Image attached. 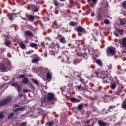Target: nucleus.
I'll list each match as a JSON object with an SVG mask.
<instances>
[{
  "instance_id": "f257e3e1",
  "label": "nucleus",
  "mask_w": 126,
  "mask_h": 126,
  "mask_svg": "<svg viewBox=\"0 0 126 126\" xmlns=\"http://www.w3.org/2000/svg\"><path fill=\"white\" fill-rule=\"evenodd\" d=\"M6 64L5 65H2L0 67V69L2 72H5V71H8L9 69L11 67V63L7 59L6 60Z\"/></svg>"
},
{
  "instance_id": "f03ea898",
  "label": "nucleus",
  "mask_w": 126,
  "mask_h": 126,
  "mask_svg": "<svg viewBox=\"0 0 126 126\" xmlns=\"http://www.w3.org/2000/svg\"><path fill=\"white\" fill-rule=\"evenodd\" d=\"M12 98H13V96L12 95H9L7 96L6 99H2L0 101V106H3V105H5V104H7V103H9L10 101L12 99Z\"/></svg>"
},
{
  "instance_id": "7ed1b4c3",
  "label": "nucleus",
  "mask_w": 126,
  "mask_h": 126,
  "mask_svg": "<svg viewBox=\"0 0 126 126\" xmlns=\"http://www.w3.org/2000/svg\"><path fill=\"white\" fill-rule=\"evenodd\" d=\"M116 50L115 47H108V50L106 52L107 54V56H109V57L111 56H114L115 54H116Z\"/></svg>"
},
{
  "instance_id": "20e7f679",
  "label": "nucleus",
  "mask_w": 126,
  "mask_h": 126,
  "mask_svg": "<svg viewBox=\"0 0 126 126\" xmlns=\"http://www.w3.org/2000/svg\"><path fill=\"white\" fill-rule=\"evenodd\" d=\"M113 34L115 35V36H116V37H119V34H120V35H123V32H122V31L120 30V29L117 28L114 32Z\"/></svg>"
},
{
  "instance_id": "39448f33",
  "label": "nucleus",
  "mask_w": 126,
  "mask_h": 126,
  "mask_svg": "<svg viewBox=\"0 0 126 126\" xmlns=\"http://www.w3.org/2000/svg\"><path fill=\"white\" fill-rule=\"evenodd\" d=\"M55 97V95L54 94L49 93H48L47 94V99L48 101H51V100H53Z\"/></svg>"
},
{
  "instance_id": "423d86ee",
  "label": "nucleus",
  "mask_w": 126,
  "mask_h": 126,
  "mask_svg": "<svg viewBox=\"0 0 126 126\" xmlns=\"http://www.w3.org/2000/svg\"><path fill=\"white\" fill-rule=\"evenodd\" d=\"M46 77L47 80L49 82L51 81L52 78V73L50 72H47L46 75Z\"/></svg>"
},
{
  "instance_id": "0eeeda50",
  "label": "nucleus",
  "mask_w": 126,
  "mask_h": 126,
  "mask_svg": "<svg viewBox=\"0 0 126 126\" xmlns=\"http://www.w3.org/2000/svg\"><path fill=\"white\" fill-rule=\"evenodd\" d=\"M77 32H83V33H85V30L81 27H78L77 28Z\"/></svg>"
},
{
  "instance_id": "6e6552de",
  "label": "nucleus",
  "mask_w": 126,
  "mask_h": 126,
  "mask_svg": "<svg viewBox=\"0 0 126 126\" xmlns=\"http://www.w3.org/2000/svg\"><path fill=\"white\" fill-rule=\"evenodd\" d=\"M25 35L26 36H33V33H32V32H31V31H26L25 32Z\"/></svg>"
},
{
  "instance_id": "1a4fd4ad",
  "label": "nucleus",
  "mask_w": 126,
  "mask_h": 126,
  "mask_svg": "<svg viewBox=\"0 0 126 126\" xmlns=\"http://www.w3.org/2000/svg\"><path fill=\"white\" fill-rule=\"evenodd\" d=\"M25 109V107H21L18 108H16L15 110H13V112H18L19 111H24Z\"/></svg>"
},
{
  "instance_id": "9d476101",
  "label": "nucleus",
  "mask_w": 126,
  "mask_h": 126,
  "mask_svg": "<svg viewBox=\"0 0 126 126\" xmlns=\"http://www.w3.org/2000/svg\"><path fill=\"white\" fill-rule=\"evenodd\" d=\"M98 124L99 126H107V123L103 122V121L99 120L98 121Z\"/></svg>"
},
{
  "instance_id": "9b49d317",
  "label": "nucleus",
  "mask_w": 126,
  "mask_h": 126,
  "mask_svg": "<svg viewBox=\"0 0 126 126\" xmlns=\"http://www.w3.org/2000/svg\"><path fill=\"white\" fill-rule=\"evenodd\" d=\"M122 46H123V47H125L126 48V37L122 38Z\"/></svg>"
},
{
  "instance_id": "f8f14e48",
  "label": "nucleus",
  "mask_w": 126,
  "mask_h": 126,
  "mask_svg": "<svg viewBox=\"0 0 126 126\" xmlns=\"http://www.w3.org/2000/svg\"><path fill=\"white\" fill-rule=\"evenodd\" d=\"M61 43H62L63 44H65L66 43V40H65V39H64V37L63 36H62L61 38L59 39Z\"/></svg>"
},
{
  "instance_id": "ddd939ff",
  "label": "nucleus",
  "mask_w": 126,
  "mask_h": 126,
  "mask_svg": "<svg viewBox=\"0 0 126 126\" xmlns=\"http://www.w3.org/2000/svg\"><path fill=\"white\" fill-rule=\"evenodd\" d=\"M117 87V85L115 83H112L110 84V88L111 89L114 90L116 89V87Z\"/></svg>"
},
{
  "instance_id": "4468645a",
  "label": "nucleus",
  "mask_w": 126,
  "mask_h": 126,
  "mask_svg": "<svg viewBox=\"0 0 126 126\" xmlns=\"http://www.w3.org/2000/svg\"><path fill=\"white\" fill-rule=\"evenodd\" d=\"M29 82V79L27 77L24 78L23 80V83H24V84H27V83H28Z\"/></svg>"
},
{
  "instance_id": "2eb2a0df",
  "label": "nucleus",
  "mask_w": 126,
  "mask_h": 126,
  "mask_svg": "<svg viewBox=\"0 0 126 126\" xmlns=\"http://www.w3.org/2000/svg\"><path fill=\"white\" fill-rule=\"evenodd\" d=\"M5 44L6 46H9L10 45V40H9V38H6Z\"/></svg>"
},
{
  "instance_id": "dca6fc26",
  "label": "nucleus",
  "mask_w": 126,
  "mask_h": 126,
  "mask_svg": "<svg viewBox=\"0 0 126 126\" xmlns=\"http://www.w3.org/2000/svg\"><path fill=\"white\" fill-rule=\"evenodd\" d=\"M15 88L17 89V91L19 92V93H20L21 92V88L19 85H16L15 86Z\"/></svg>"
},
{
  "instance_id": "f3484780",
  "label": "nucleus",
  "mask_w": 126,
  "mask_h": 126,
  "mask_svg": "<svg viewBox=\"0 0 126 126\" xmlns=\"http://www.w3.org/2000/svg\"><path fill=\"white\" fill-rule=\"evenodd\" d=\"M31 7L33 10H36L37 11L39 9V7H37L34 5H32Z\"/></svg>"
},
{
  "instance_id": "a211bd4d",
  "label": "nucleus",
  "mask_w": 126,
  "mask_h": 126,
  "mask_svg": "<svg viewBox=\"0 0 126 126\" xmlns=\"http://www.w3.org/2000/svg\"><path fill=\"white\" fill-rule=\"evenodd\" d=\"M96 63L97 64H98V65H99V66H102V61H101V60H96Z\"/></svg>"
},
{
  "instance_id": "6ab92c4d",
  "label": "nucleus",
  "mask_w": 126,
  "mask_h": 126,
  "mask_svg": "<svg viewBox=\"0 0 126 126\" xmlns=\"http://www.w3.org/2000/svg\"><path fill=\"white\" fill-rule=\"evenodd\" d=\"M87 1H88L89 3H94V4H95V3H96V2H97V0H87Z\"/></svg>"
},
{
  "instance_id": "aec40b11",
  "label": "nucleus",
  "mask_w": 126,
  "mask_h": 126,
  "mask_svg": "<svg viewBox=\"0 0 126 126\" xmlns=\"http://www.w3.org/2000/svg\"><path fill=\"white\" fill-rule=\"evenodd\" d=\"M20 47L23 50H24V49H25V48H26V46H25V44H24V43H21L20 44Z\"/></svg>"
},
{
  "instance_id": "412c9836",
  "label": "nucleus",
  "mask_w": 126,
  "mask_h": 126,
  "mask_svg": "<svg viewBox=\"0 0 126 126\" xmlns=\"http://www.w3.org/2000/svg\"><path fill=\"white\" fill-rule=\"evenodd\" d=\"M39 62V59L38 58H34L32 60V63H37Z\"/></svg>"
},
{
  "instance_id": "4be33fe9",
  "label": "nucleus",
  "mask_w": 126,
  "mask_h": 126,
  "mask_svg": "<svg viewBox=\"0 0 126 126\" xmlns=\"http://www.w3.org/2000/svg\"><path fill=\"white\" fill-rule=\"evenodd\" d=\"M77 22H70L69 25H70V26H75V25H77Z\"/></svg>"
},
{
  "instance_id": "5701e85b",
  "label": "nucleus",
  "mask_w": 126,
  "mask_h": 126,
  "mask_svg": "<svg viewBox=\"0 0 126 126\" xmlns=\"http://www.w3.org/2000/svg\"><path fill=\"white\" fill-rule=\"evenodd\" d=\"M122 108L124 110H126V103L125 102V101L122 104Z\"/></svg>"
},
{
  "instance_id": "b1692460",
  "label": "nucleus",
  "mask_w": 126,
  "mask_h": 126,
  "mask_svg": "<svg viewBox=\"0 0 126 126\" xmlns=\"http://www.w3.org/2000/svg\"><path fill=\"white\" fill-rule=\"evenodd\" d=\"M4 118V114H3V112L1 111L0 112V120H1Z\"/></svg>"
},
{
  "instance_id": "393cba45",
  "label": "nucleus",
  "mask_w": 126,
  "mask_h": 126,
  "mask_svg": "<svg viewBox=\"0 0 126 126\" xmlns=\"http://www.w3.org/2000/svg\"><path fill=\"white\" fill-rule=\"evenodd\" d=\"M53 3L56 6H58V5H59V1L57 0H54Z\"/></svg>"
},
{
  "instance_id": "a878e982",
  "label": "nucleus",
  "mask_w": 126,
  "mask_h": 126,
  "mask_svg": "<svg viewBox=\"0 0 126 126\" xmlns=\"http://www.w3.org/2000/svg\"><path fill=\"white\" fill-rule=\"evenodd\" d=\"M70 101L71 102H73V103H76V101H77V99L74 97H72L70 98Z\"/></svg>"
},
{
  "instance_id": "bb28decb",
  "label": "nucleus",
  "mask_w": 126,
  "mask_h": 126,
  "mask_svg": "<svg viewBox=\"0 0 126 126\" xmlns=\"http://www.w3.org/2000/svg\"><path fill=\"white\" fill-rule=\"evenodd\" d=\"M32 82H33V83H34V84H36L37 85L39 84V82H38V80L36 79H32Z\"/></svg>"
},
{
  "instance_id": "cd10ccee",
  "label": "nucleus",
  "mask_w": 126,
  "mask_h": 126,
  "mask_svg": "<svg viewBox=\"0 0 126 126\" xmlns=\"http://www.w3.org/2000/svg\"><path fill=\"white\" fill-rule=\"evenodd\" d=\"M30 46L32 47V48H35V47L37 46V44L36 43H31L30 44Z\"/></svg>"
},
{
  "instance_id": "c85d7f7f",
  "label": "nucleus",
  "mask_w": 126,
  "mask_h": 126,
  "mask_svg": "<svg viewBox=\"0 0 126 126\" xmlns=\"http://www.w3.org/2000/svg\"><path fill=\"white\" fill-rule=\"evenodd\" d=\"M104 22L105 23V24H106V25H109L110 24V21H109V20L106 19L104 20Z\"/></svg>"
},
{
  "instance_id": "c756f323",
  "label": "nucleus",
  "mask_w": 126,
  "mask_h": 126,
  "mask_svg": "<svg viewBox=\"0 0 126 126\" xmlns=\"http://www.w3.org/2000/svg\"><path fill=\"white\" fill-rule=\"evenodd\" d=\"M14 115V114H13V113H11L9 114L8 116V119L9 120H10V119H11V118H12V117H13V115Z\"/></svg>"
},
{
  "instance_id": "7c9ffc66",
  "label": "nucleus",
  "mask_w": 126,
  "mask_h": 126,
  "mask_svg": "<svg viewBox=\"0 0 126 126\" xmlns=\"http://www.w3.org/2000/svg\"><path fill=\"white\" fill-rule=\"evenodd\" d=\"M23 93H28V92H30V90L25 89L23 90Z\"/></svg>"
},
{
  "instance_id": "2f4dec72",
  "label": "nucleus",
  "mask_w": 126,
  "mask_h": 126,
  "mask_svg": "<svg viewBox=\"0 0 126 126\" xmlns=\"http://www.w3.org/2000/svg\"><path fill=\"white\" fill-rule=\"evenodd\" d=\"M29 19L31 21H33L34 20V16H30L29 17Z\"/></svg>"
},
{
  "instance_id": "473e14b6",
  "label": "nucleus",
  "mask_w": 126,
  "mask_h": 126,
  "mask_svg": "<svg viewBox=\"0 0 126 126\" xmlns=\"http://www.w3.org/2000/svg\"><path fill=\"white\" fill-rule=\"evenodd\" d=\"M32 53H34L33 50H30L29 51H27V55H30V54H32Z\"/></svg>"
},
{
  "instance_id": "72a5a7b5",
  "label": "nucleus",
  "mask_w": 126,
  "mask_h": 126,
  "mask_svg": "<svg viewBox=\"0 0 126 126\" xmlns=\"http://www.w3.org/2000/svg\"><path fill=\"white\" fill-rule=\"evenodd\" d=\"M120 25H125V21H124L123 19L120 20Z\"/></svg>"
},
{
  "instance_id": "f704fd0d",
  "label": "nucleus",
  "mask_w": 126,
  "mask_h": 126,
  "mask_svg": "<svg viewBox=\"0 0 126 126\" xmlns=\"http://www.w3.org/2000/svg\"><path fill=\"white\" fill-rule=\"evenodd\" d=\"M97 17L98 18V19H102V15L101 14H98Z\"/></svg>"
},
{
  "instance_id": "c9c22d12",
  "label": "nucleus",
  "mask_w": 126,
  "mask_h": 126,
  "mask_svg": "<svg viewBox=\"0 0 126 126\" xmlns=\"http://www.w3.org/2000/svg\"><path fill=\"white\" fill-rule=\"evenodd\" d=\"M116 108V106H113V105L110 106L109 107V109L108 110V111H110V110H111V109H114V108Z\"/></svg>"
},
{
  "instance_id": "e433bc0d",
  "label": "nucleus",
  "mask_w": 126,
  "mask_h": 126,
  "mask_svg": "<svg viewBox=\"0 0 126 126\" xmlns=\"http://www.w3.org/2000/svg\"><path fill=\"white\" fill-rule=\"evenodd\" d=\"M80 81H81L84 85H85V82H84V80L83 79L80 78Z\"/></svg>"
},
{
  "instance_id": "4c0bfd02",
  "label": "nucleus",
  "mask_w": 126,
  "mask_h": 126,
  "mask_svg": "<svg viewBox=\"0 0 126 126\" xmlns=\"http://www.w3.org/2000/svg\"><path fill=\"white\" fill-rule=\"evenodd\" d=\"M77 108L79 110H81V109H82V104H79L78 105Z\"/></svg>"
},
{
  "instance_id": "58836bf2",
  "label": "nucleus",
  "mask_w": 126,
  "mask_h": 126,
  "mask_svg": "<svg viewBox=\"0 0 126 126\" xmlns=\"http://www.w3.org/2000/svg\"><path fill=\"white\" fill-rule=\"evenodd\" d=\"M48 126H52L54 125V122H50L48 123Z\"/></svg>"
},
{
  "instance_id": "ea45409f",
  "label": "nucleus",
  "mask_w": 126,
  "mask_h": 126,
  "mask_svg": "<svg viewBox=\"0 0 126 126\" xmlns=\"http://www.w3.org/2000/svg\"><path fill=\"white\" fill-rule=\"evenodd\" d=\"M122 92H123V91L122 90H119L118 91V92H117V94L118 95H119V94H121V93H122Z\"/></svg>"
},
{
  "instance_id": "a19ab883",
  "label": "nucleus",
  "mask_w": 126,
  "mask_h": 126,
  "mask_svg": "<svg viewBox=\"0 0 126 126\" xmlns=\"http://www.w3.org/2000/svg\"><path fill=\"white\" fill-rule=\"evenodd\" d=\"M19 77H20V78H24V77H25V75L24 74H22L20 75Z\"/></svg>"
},
{
  "instance_id": "79ce46f5",
  "label": "nucleus",
  "mask_w": 126,
  "mask_h": 126,
  "mask_svg": "<svg viewBox=\"0 0 126 126\" xmlns=\"http://www.w3.org/2000/svg\"><path fill=\"white\" fill-rule=\"evenodd\" d=\"M90 12H91V10H89L87 11L86 12V15H88V14H89V13H90Z\"/></svg>"
},
{
  "instance_id": "37998d69",
  "label": "nucleus",
  "mask_w": 126,
  "mask_h": 126,
  "mask_svg": "<svg viewBox=\"0 0 126 126\" xmlns=\"http://www.w3.org/2000/svg\"><path fill=\"white\" fill-rule=\"evenodd\" d=\"M9 20H11V21H12V20H13V17H12L11 16H9Z\"/></svg>"
},
{
  "instance_id": "c03bdc74",
  "label": "nucleus",
  "mask_w": 126,
  "mask_h": 126,
  "mask_svg": "<svg viewBox=\"0 0 126 126\" xmlns=\"http://www.w3.org/2000/svg\"><path fill=\"white\" fill-rule=\"evenodd\" d=\"M26 125H27L26 123L23 122L21 123V126H26Z\"/></svg>"
},
{
  "instance_id": "a18cd8bd",
  "label": "nucleus",
  "mask_w": 126,
  "mask_h": 126,
  "mask_svg": "<svg viewBox=\"0 0 126 126\" xmlns=\"http://www.w3.org/2000/svg\"><path fill=\"white\" fill-rule=\"evenodd\" d=\"M43 20H44V21H48V20H49V18H47V17L44 18H43Z\"/></svg>"
},
{
  "instance_id": "49530a36",
  "label": "nucleus",
  "mask_w": 126,
  "mask_h": 126,
  "mask_svg": "<svg viewBox=\"0 0 126 126\" xmlns=\"http://www.w3.org/2000/svg\"><path fill=\"white\" fill-rule=\"evenodd\" d=\"M17 107H19V105H18V104H14V105H13V108H16Z\"/></svg>"
},
{
  "instance_id": "de8ad7c7",
  "label": "nucleus",
  "mask_w": 126,
  "mask_h": 126,
  "mask_svg": "<svg viewBox=\"0 0 126 126\" xmlns=\"http://www.w3.org/2000/svg\"><path fill=\"white\" fill-rule=\"evenodd\" d=\"M80 63V60H79L77 62H76V61H74V63H75V64H76L77 63Z\"/></svg>"
},
{
  "instance_id": "09e8293b",
  "label": "nucleus",
  "mask_w": 126,
  "mask_h": 126,
  "mask_svg": "<svg viewBox=\"0 0 126 126\" xmlns=\"http://www.w3.org/2000/svg\"><path fill=\"white\" fill-rule=\"evenodd\" d=\"M19 97H23V94H19Z\"/></svg>"
},
{
  "instance_id": "8fccbe9b",
  "label": "nucleus",
  "mask_w": 126,
  "mask_h": 126,
  "mask_svg": "<svg viewBox=\"0 0 126 126\" xmlns=\"http://www.w3.org/2000/svg\"><path fill=\"white\" fill-rule=\"evenodd\" d=\"M78 89H81V85L77 86Z\"/></svg>"
},
{
  "instance_id": "3c124183",
  "label": "nucleus",
  "mask_w": 126,
  "mask_h": 126,
  "mask_svg": "<svg viewBox=\"0 0 126 126\" xmlns=\"http://www.w3.org/2000/svg\"><path fill=\"white\" fill-rule=\"evenodd\" d=\"M95 74H96V75H99V72H95Z\"/></svg>"
},
{
  "instance_id": "603ef678",
  "label": "nucleus",
  "mask_w": 126,
  "mask_h": 126,
  "mask_svg": "<svg viewBox=\"0 0 126 126\" xmlns=\"http://www.w3.org/2000/svg\"><path fill=\"white\" fill-rule=\"evenodd\" d=\"M3 88V86H0V90H1V89Z\"/></svg>"
},
{
  "instance_id": "864d4df0",
  "label": "nucleus",
  "mask_w": 126,
  "mask_h": 126,
  "mask_svg": "<svg viewBox=\"0 0 126 126\" xmlns=\"http://www.w3.org/2000/svg\"><path fill=\"white\" fill-rule=\"evenodd\" d=\"M115 46H116V47H119V44H118V43H115Z\"/></svg>"
},
{
  "instance_id": "5fc2aeb1",
  "label": "nucleus",
  "mask_w": 126,
  "mask_h": 126,
  "mask_svg": "<svg viewBox=\"0 0 126 126\" xmlns=\"http://www.w3.org/2000/svg\"><path fill=\"white\" fill-rule=\"evenodd\" d=\"M60 1H65V0H59Z\"/></svg>"
},
{
  "instance_id": "6e6d98bb",
  "label": "nucleus",
  "mask_w": 126,
  "mask_h": 126,
  "mask_svg": "<svg viewBox=\"0 0 126 126\" xmlns=\"http://www.w3.org/2000/svg\"><path fill=\"white\" fill-rule=\"evenodd\" d=\"M44 56H45V57H47V54L44 53Z\"/></svg>"
},
{
  "instance_id": "4d7b16f0",
  "label": "nucleus",
  "mask_w": 126,
  "mask_h": 126,
  "mask_svg": "<svg viewBox=\"0 0 126 126\" xmlns=\"http://www.w3.org/2000/svg\"><path fill=\"white\" fill-rule=\"evenodd\" d=\"M122 53H126V51H122Z\"/></svg>"
},
{
  "instance_id": "13d9d810",
  "label": "nucleus",
  "mask_w": 126,
  "mask_h": 126,
  "mask_svg": "<svg viewBox=\"0 0 126 126\" xmlns=\"http://www.w3.org/2000/svg\"><path fill=\"white\" fill-rule=\"evenodd\" d=\"M121 89H123V87L122 86L121 87Z\"/></svg>"
},
{
  "instance_id": "bf43d9fd",
  "label": "nucleus",
  "mask_w": 126,
  "mask_h": 126,
  "mask_svg": "<svg viewBox=\"0 0 126 126\" xmlns=\"http://www.w3.org/2000/svg\"><path fill=\"white\" fill-rule=\"evenodd\" d=\"M62 62H64V60H62Z\"/></svg>"
}]
</instances>
